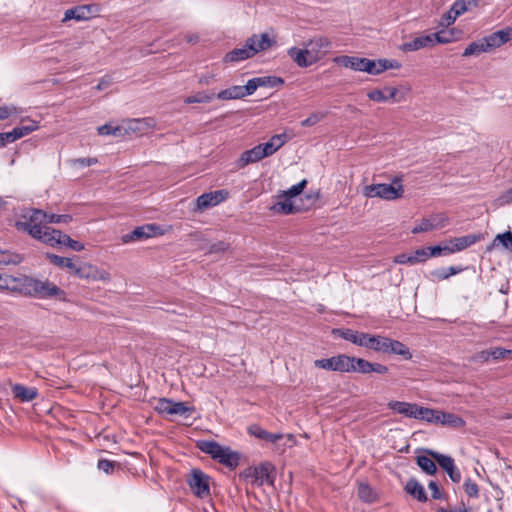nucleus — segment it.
<instances>
[{
  "mask_svg": "<svg viewBox=\"0 0 512 512\" xmlns=\"http://www.w3.org/2000/svg\"><path fill=\"white\" fill-rule=\"evenodd\" d=\"M435 220L436 219L428 218L422 219L421 222L412 229V233L418 234L422 232H428L437 229L438 227L444 226L443 224L436 223Z\"/></svg>",
  "mask_w": 512,
  "mask_h": 512,
  "instance_id": "42",
  "label": "nucleus"
},
{
  "mask_svg": "<svg viewBox=\"0 0 512 512\" xmlns=\"http://www.w3.org/2000/svg\"><path fill=\"white\" fill-rule=\"evenodd\" d=\"M333 62L354 71L365 72L366 69V58L343 55L335 57Z\"/></svg>",
  "mask_w": 512,
  "mask_h": 512,
  "instance_id": "21",
  "label": "nucleus"
},
{
  "mask_svg": "<svg viewBox=\"0 0 512 512\" xmlns=\"http://www.w3.org/2000/svg\"><path fill=\"white\" fill-rule=\"evenodd\" d=\"M268 157L265 151L262 150V145L258 144L253 148L244 151L238 159V167L244 168L245 166L258 162L263 158Z\"/></svg>",
  "mask_w": 512,
  "mask_h": 512,
  "instance_id": "19",
  "label": "nucleus"
},
{
  "mask_svg": "<svg viewBox=\"0 0 512 512\" xmlns=\"http://www.w3.org/2000/svg\"><path fill=\"white\" fill-rule=\"evenodd\" d=\"M428 488L431 490V497L432 499H435V500H443V499H446V495L444 493H442L438 487V484L431 480L429 483H428Z\"/></svg>",
  "mask_w": 512,
  "mask_h": 512,
  "instance_id": "62",
  "label": "nucleus"
},
{
  "mask_svg": "<svg viewBox=\"0 0 512 512\" xmlns=\"http://www.w3.org/2000/svg\"><path fill=\"white\" fill-rule=\"evenodd\" d=\"M352 365L354 369L351 370V372H357L361 374L371 373L372 362H369L366 359L353 356Z\"/></svg>",
  "mask_w": 512,
  "mask_h": 512,
  "instance_id": "43",
  "label": "nucleus"
},
{
  "mask_svg": "<svg viewBox=\"0 0 512 512\" xmlns=\"http://www.w3.org/2000/svg\"><path fill=\"white\" fill-rule=\"evenodd\" d=\"M435 44L433 35H422L416 37L412 41L405 42L400 46V49L404 52L417 51L425 47H431Z\"/></svg>",
  "mask_w": 512,
  "mask_h": 512,
  "instance_id": "24",
  "label": "nucleus"
},
{
  "mask_svg": "<svg viewBox=\"0 0 512 512\" xmlns=\"http://www.w3.org/2000/svg\"><path fill=\"white\" fill-rule=\"evenodd\" d=\"M45 217V211L28 208L24 210L19 220L15 222V227L17 230L27 232L32 238L46 244V242L51 241V231H54L55 228L45 226Z\"/></svg>",
  "mask_w": 512,
  "mask_h": 512,
  "instance_id": "1",
  "label": "nucleus"
},
{
  "mask_svg": "<svg viewBox=\"0 0 512 512\" xmlns=\"http://www.w3.org/2000/svg\"><path fill=\"white\" fill-rule=\"evenodd\" d=\"M464 491L470 498H478L479 497V487L476 482L471 480L470 478L466 479L464 484Z\"/></svg>",
  "mask_w": 512,
  "mask_h": 512,
  "instance_id": "54",
  "label": "nucleus"
},
{
  "mask_svg": "<svg viewBox=\"0 0 512 512\" xmlns=\"http://www.w3.org/2000/svg\"><path fill=\"white\" fill-rule=\"evenodd\" d=\"M250 47H252L253 54H257L262 51H266L276 44V40L269 37L267 33L260 35L253 34L248 39Z\"/></svg>",
  "mask_w": 512,
  "mask_h": 512,
  "instance_id": "18",
  "label": "nucleus"
},
{
  "mask_svg": "<svg viewBox=\"0 0 512 512\" xmlns=\"http://www.w3.org/2000/svg\"><path fill=\"white\" fill-rule=\"evenodd\" d=\"M458 16H460V14L454 10V5L452 4L450 9L441 17L439 24L441 26H449L455 22Z\"/></svg>",
  "mask_w": 512,
  "mask_h": 512,
  "instance_id": "53",
  "label": "nucleus"
},
{
  "mask_svg": "<svg viewBox=\"0 0 512 512\" xmlns=\"http://www.w3.org/2000/svg\"><path fill=\"white\" fill-rule=\"evenodd\" d=\"M260 87H280L284 84V79L278 76L257 77Z\"/></svg>",
  "mask_w": 512,
  "mask_h": 512,
  "instance_id": "46",
  "label": "nucleus"
},
{
  "mask_svg": "<svg viewBox=\"0 0 512 512\" xmlns=\"http://www.w3.org/2000/svg\"><path fill=\"white\" fill-rule=\"evenodd\" d=\"M46 224H68L72 221V216L69 214H54L46 212Z\"/></svg>",
  "mask_w": 512,
  "mask_h": 512,
  "instance_id": "48",
  "label": "nucleus"
},
{
  "mask_svg": "<svg viewBox=\"0 0 512 512\" xmlns=\"http://www.w3.org/2000/svg\"><path fill=\"white\" fill-rule=\"evenodd\" d=\"M471 360L475 363H486V362H489L491 359H490V352H489V349L487 350H482V351H479L477 353H475L472 357H471Z\"/></svg>",
  "mask_w": 512,
  "mask_h": 512,
  "instance_id": "64",
  "label": "nucleus"
},
{
  "mask_svg": "<svg viewBox=\"0 0 512 512\" xmlns=\"http://www.w3.org/2000/svg\"><path fill=\"white\" fill-rule=\"evenodd\" d=\"M416 463L428 475H434L437 472L435 460L431 456L419 455L416 457Z\"/></svg>",
  "mask_w": 512,
  "mask_h": 512,
  "instance_id": "36",
  "label": "nucleus"
},
{
  "mask_svg": "<svg viewBox=\"0 0 512 512\" xmlns=\"http://www.w3.org/2000/svg\"><path fill=\"white\" fill-rule=\"evenodd\" d=\"M388 337L381 335H372L368 339L367 349H371L375 352L386 353L387 352Z\"/></svg>",
  "mask_w": 512,
  "mask_h": 512,
  "instance_id": "34",
  "label": "nucleus"
},
{
  "mask_svg": "<svg viewBox=\"0 0 512 512\" xmlns=\"http://www.w3.org/2000/svg\"><path fill=\"white\" fill-rule=\"evenodd\" d=\"M46 258L50 261V263L54 264L57 267L67 268L70 271H73V269L75 268V263L71 258L58 256L53 253H47Z\"/></svg>",
  "mask_w": 512,
  "mask_h": 512,
  "instance_id": "38",
  "label": "nucleus"
},
{
  "mask_svg": "<svg viewBox=\"0 0 512 512\" xmlns=\"http://www.w3.org/2000/svg\"><path fill=\"white\" fill-rule=\"evenodd\" d=\"M385 354H392L401 356L405 360L412 358L410 349L402 342L388 337L387 352Z\"/></svg>",
  "mask_w": 512,
  "mask_h": 512,
  "instance_id": "29",
  "label": "nucleus"
},
{
  "mask_svg": "<svg viewBox=\"0 0 512 512\" xmlns=\"http://www.w3.org/2000/svg\"><path fill=\"white\" fill-rule=\"evenodd\" d=\"M23 260L22 256L16 253L0 252V265H17Z\"/></svg>",
  "mask_w": 512,
  "mask_h": 512,
  "instance_id": "50",
  "label": "nucleus"
},
{
  "mask_svg": "<svg viewBox=\"0 0 512 512\" xmlns=\"http://www.w3.org/2000/svg\"><path fill=\"white\" fill-rule=\"evenodd\" d=\"M32 294V297L40 299L58 297L60 300H65L66 298V292L48 280L41 281L35 279Z\"/></svg>",
  "mask_w": 512,
  "mask_h": 512,
  "instance_id": "8",
  "label": "nucleus"
},
{
  "mask_svg": "<svg viewBox=\"0 0 512 512\" xmlns=\"http://www.w3.org/2000/svg\"><path fill=\"white\" fill-rule=\"evenodd\" d=\"M483 52H489V51L487 50V47H485V43H484L483 38H482V39H480L478 41L471 42L465 48L462 56L463 57L478 56V55H480Z\"/></svg>",
  "mask_w": 512,
  "mask_h": 512,
  "instance_id": "39",
  "label": "nucleus"
},
{
  "mask_svg": "<svg viewBox=\"0 0 512 512\" xmlns=\"http://www.w3.org/2000/svg\"><path fill=\"white\" fill-rule=\"evenodd\" d=\"M400 177H395L390 184H372L364 188V194L370 198L396 200L403 196L404 188Z\"/></svg>",
  "mask_w": 512,
  "mask_h": 512,
  "instance_id": "3",
  "label": "nucleus"
},
{
  "mask_svg": "<svg viewBox=\"0 0 512 512\" xmlns=\"http://www.w3.org/2000/svg\"><path fill=\"white\" fill-rule=\"evenodd\" d=\"M499 242L503 245V247L512 252V233L510 231H506L502 234H498L491 246L487 248L488 251L492 250V248Z\"/></svg>",
  "mask_w": 512,
  "mask_h": 512,
  "instance_id": "44",
  "label": "nucleus"
},
{
  "mask_svg": "<svg viewBox=\"0 0 512 512\" xmlns=\"http://www.w3.org/2000/svg\"><path fill=\"white\" fill-rule=\"evenodd\" d=\"M367 97L374 102L384 103L388 101V97L386 95V91L381 89H373L367 93Z\"/></svg>",
  "mask_w": 512,
  "mask_h": 512,
  "instance_id": "56",
  "label": "nucleus"
},
{
  "mask_svg": "<svg viewBox=\"0 0 512 512\" xmlns=\"http://www.w3.org/2000/svg\"><path fill=\"white\" fill-rule=\"evenodd\" d=\"M463 271L461 266H450L437 268L430 272L431 279L433 281H442L449 279L451 276L459 274Z\"/></svg>",
  "mask_w": 512,
  "mask_h": 512,
  "instance_id": "31",
  "label": "nucleus"
},
{
  "mask_svg": "<svg viewBox=\"0 0 512 512\" xmlns=\"http://www.w3.org/2000/svg\"><path fill=\"white\" fill-rule=\"evenodd\" d=\"M387 407L398 414L404 415L405 417L418 419L422 406H419L416 403L393 400L388 402Z\"/></svg>",
  "mask_w": 512,
  "mask_h": 512,
  "instance_id": "16",
  "label": "nucleus"
},
{
  "mask_svg": "<svg viewBox=\"0 0 512 512\" xmlns=\"http://www.w3.org/2000/svg\"><path fill=\"white\" fill-rule=\"evenodd\" d=\"M306 185H307V180L303 179L302 181L293 185L288 190L283 191L282 193H284V196H288L292 200H295L294 198L302 193V191L304 190Z\"/></svg>",
  "mask_w": 512,
  "mask_h": 512,
  "instance_id": "52",
  "label": "nucleus"
},
{
  "mask_svg": "<svg viewBox=\"0 0 512 512\" xmlns=\"http://www.w3.org/2000/svg\"><path fill=\"white\" fill-rule=\"evenodd\" d=\"M287 54L301 68H307L315 64L312 58H310L309 50L306 47L304 49L291 47L287 50Z\"/></svg>",
  "mask_w": 512,
  "mask_h": 512,
  "instance_id": "20",
  "label": "nucleus"
},
{
  "mask_svg": "<svg viewBox=\"0 0 512 512\" xmlns=\"http://www.w3.org/2000/svg\"><path fill=\"white\" fill-rule=\"evenodd\" d=\"M331 46V41L323 36L310 39L304 43V47L309 50L310 58L315 63L331 49Z\"/></svg>",
  "mask_w": 512,
  "mask_h": 512,
  "instance_id": "11",
  "label": "nucleus"
},
{
  "mask_svg": "<svg viewBox=\"0 0 512 512\" xmlns=\"http://www.w3.org/2000/svg\"><path fill=\"white\" fill-rule=\"evenodd\" d=\"M154 410L165 418L180 416L188 418L195 411L193 406H188L185 402L174 401L169 398H160L157 400Z\"/></svg>",
  "mask_w": 512,
  "mask_h": 512,
  "instance_id": "4",
  "label": "nucleus"
},
{
  "mask_svg": "<svg viewBox=\"0 0 512 512\" xmlns=\"http://www.w3.org/2000/svg\"><path fill=\"white\" fill-rule=\"evenodd\" d=\"M252 47H250L248 40H246L245 45L241 48H235L228 52L224 56L225 62H239L246 59H249L254 56L252 52Z\"/></svg>",
  "mask_w": 512,
  "mask_h": 512,
  "instance_id": "28",
  "label": "nucleus"
},
{
  "mask_svg": "<svg viewBox=\"0 0 512 512\" xmlns=\"http://www.w3.org/2000/svg\"><path fill=\"white\" fill-rule=\"evenodd\" d=\"M239 477L258 487L264 484L274 486V482L276 480V468L271 462L265 461L261 462L257 466H250L246 468L239 474Z\"/></svg>",
  "mask_w": 512,
  "mask_h": 512,
  "instance_id": "2",
  "label": "nucleus"
},
{
  "mask_svg": "<svg viewBox=\"0 0 512 512\" xmlns=\"http://www.w3.org/2000/svg\"><path fill=\"white\" fill-rule=\"evenodd\" d=\"M157 234H161L160 226L156 224H146L143 226H138L135 229H133L130 233L123 235L121 240L123 243L143 241Z\"/></svg>",
  "mask_w": 512,
  "mask_h": 512,
  "instance_id": "10",
  "label": "nucleus"
},
{
  "mask_svg": "<svg viewBox=\"0 0 512 512\" xmlns=\"http://www.w3.org/2000/svg\"><path fill=\"white\" fill-rule=\"evenodd\" d=\"M404 491L419 502L424 503L428 500L423 485L416 478H410L407 481Z\"/></svg>",
  "mask_w": 512,
  "mask_h": 512,
  "instance_id": "27",
  "label": "nucleus"
},
{
  "mask_svg": "<svg viewBox=\"0 0 512 512\" xmlns=\"http://www.w3.org/2000/svg\"><path fill=\"white\" fill-rule=\"evenodd\" d=\"M215 97L214 92H197L194 95L188 96L185 98L184 102L186 104H192V103H209L211 102Z\"/></svg>",
  "mask_w": 512,
  "mask_h": 512,
  "instance_id": "41",
  "label": "nucleus"
},
{
  "mask_svg": "<svg viewBox=\"0 0 512 512\" xmlns=\"http://www.w3.org/2000/svg\"><path fill=\"white\" fill-rule=\"evenodd\" d=\"M440 415V410L421 407V412H419L418 420H424L428 423L439 424Z\"/></svg>",
  "mask_w": 512,
  "mask_h": 512,
  "instance_id": "40",
  "label": "nucleus"
},
{
  "mask_svg": "<svg viewBox=\"0 0 512 512\" xmlns=\"http://www.w3.org/2000/svg\"><path fill=\"white\" fill-rule=\"evenodd\" d=\"M482 239L481 234H470L451 240L456 252L464 250Z\"/></svg>",
  "mask_w": 512,
  "mask_h": 512,
  "instance_id": "32",
  "label": "nucleus"
},
{
  "mask_svg": "<svg viewBox=\"0 0 512 512\" xmlns=\"http://www.w3.org/2000/svg\"><path fill=\"white\" fill-rule=\"evenodd\" d=\"M412 257V265H415L417 263L425 262L427 259H429L428 251L426 250V247L417 249L413 252H411Z\"/></svg>",
  "mask_w": 512,
  "mask_h": 512,
  "instance_id": "58",
  "label": "nucleus"
},
{
  "mask_svg": "<svg viewBox=\"0 0 512 512\" xmlns=\"http://www.w3.org/2000/svg\"><path fill=\"white\" fill-rule=\"evenodd\" d=\"M52 235H50L51 241L46 242V245L49 246H56V245H64L69 247L70 249L74 251H82L84 249V244L73 240L69 235L63 233L62 231L55 229L54 231H51Z\"/></svg>",
  "mask_w": 512,
  "mask_h": 512,
  "instance_id": "15",
  "label": "nucleus"
},
{
  "mask_svg": "<svg viewBox=\"0 0 512 512\" xmlns=\"http://www.w3.org/2000/svg\"><path fill=\"white\" fill-rule=\"evenodd\" d=\"M216 96L220 100L242 99L246 97L242 86L239 85L231 86L227 89L221 90Z\"/></svg>",
  "mask_w": 512,
  "mask_h": 512,
  "instance_id": "35",
  "label": "nucleus"
},
{
  "mask_svg": "<svg viewBox=\"0 0 512 512\" xmlns=\"http://www.w3.org/2000/svg\"><path fill=\"white\" fill-rule=\"evenodd\" d=\"M259 87L260 85L257 77L249 79L246 85L242 86L245 96L252 95Z\"/></svg>",
  "mask_w": 512,
  "mask_h": 512,
  "instance_id": "60",
  "label": "nucleus"
},
{
  "mask_svg": "<svg viewBox=\"0 0 512 512\" xmlns=\"http://www.w3.org/2000/svg\"><path fill=\"white\" fill-rule=\"evenodd\" d=\"M240 459L241 454L239 452L233 451L229 446H226L218 462L229 469L234 470L239 465Z\"/></svg>",
  "mask_w": 512,
  "mask_h": 512,
  "instance_id": "30",
  "label": "nucleus"
},
{
  "mask_svg": "<svg viewBox=\"0 0 512 512\" xmlns=\"http://www.w3.org/2000/svg\"><path fill=\"white\" fill-rule=\"evenodd\" d=\"M384 91H386L388 100H393L394 102H401L404 99V96L399 95L398 89L395 87L386 86L384 87Z\"/></svg>",
  "mask_w": 512,
  "mask_h": 512,
  "instance_id": "63",
  "label": "nucleus"
},
{
  "mask_svg": "<svg viewBox=\"0 0 512 512\" xmlns=\"http://www.w3.org/2000/svg\"><path fill=\"white\" fill-rule=\"evenodd\" d=\"M270 210L275 214L291 215L300 212L302 208L296 204V200L281 193L276 196V202L270 207Z\"/></svg>",
  "mask_w": 512,
  "mask_h": 512,
  "instance_id": "13",
  "label": "nucleus"
},
{
  "mask_svg": "<svg viewBox=\"0 0 512 512\" xmlns=\"http://www.w3.org/2000/svg\"><path fill=\"white\" fill-rule=\"evenodd\" d=\"M332 334L334 336H338L346 341H349L355 345L360 347L367 348L368 339L370 337L369 333L359 332L356 330L348 329V328H336L332 330Z\"/></svg>",
  "mask_w": 512,
  "mask_h": 512,
  "instance_id": "14",
  "label": "nucleus"
},
{
  "mask_svg": "<svg viewBox=\"0 0 512 512\" xmlns=\"http://www.w3.org/2000/svg\"><path fill=\"white\" fill-rule=\"evenodd\" d=\"M481 0H456L454 5V10L458 12L460 15L465 12L471 10L473 7H477Z\"/></svg>",
  "mask_w": 512,
  "mask_h": 512,
  "instance_id": "45",
  "label": "nucleus"
},
{
  "mask_svg": "<svg viewBox=\"0 0 512 512\" xmlns=\"http://www.w3.org/2000/svg\"><path fill=\"white\" fill-rule=\"evenodd\" d=\"M11 391L14 398L18 399L20 402H30L38 396L37 388L27 387L19 383L13 384Z\"/></svg>",
  "mask_w": 512,
  "mask_h": 512,
  "instance_id": "22",
  "label": "nucleus"
},
{
  "mask_svg": "<svg viewBox=\"0 0 512 512\" xmlns=\"http://www.w3.org/2000/svg\"><path fill=\"white\" fill-rule=\"evenodd\" d=\"M483 41L488 51H491L492 49L501 47L503 45L501 38L499 37L498 31H495L483 37Z\"/></svg>",
  "mask_w": 512,
  "mask_h": 512,
  "instance_id": "49",
  "label": "nucleus"
},
{
  "mask_svg": "<svg viewBox=\"0 0 512 512\" xmlns=\"http://www.w3.org/2000/svg\"><path fill=\"white\" fill-rule=\"evenodd\" d=\"M196 446L201 452L210 455L212 459L217 461L226 447L214 440H199L197 441Z\"/></svg>",
  "mask_w": 512,
  "mask_h": 512,
  "instance_id": "23",
  "label": "nucleus"
},
{
  "mask_svg": "<svg viewBox=\"0 0 512 512\" xmlns=\"http://www.w3.org/2000/svg\"><path fill=\"white\" fill-rule=\"evenodd\" d=\"M77 277L86 280H105L107 273H103L97 269L96 266L91 264L83 263L80 266H76L72 271Z\"/></svg>",
  "mask_w": 512,
  "mask_h": 512,
  "instance_id": "17",
  "label": "nucleus"
},
{
  "mask_svg": "<svg viewBox=\"0 0 512 512\" xmlns=\"http://www.w3.org/2000/svg\"><path fill=\"white\" fill-rule=\"evenodd\" d=\"M381 59L371 60L366 58V69L365 72L371 75H378L381 73L380 71Z\"/></svg>",
  "mask_w": 512,
  "mask_h": 512,
  "instance_id": "59",
  "label": "nucleus"
},
{
  "mask_svg": "<svg viewBox=\"0 0 512 512\" xmlns=\"http://www.w3.org/2000/svg\"><path fill=\"white\" fill-rule=\"evenodd\" d=\"M357 494L358 497L366 503H373L377 500L376 492L367 483H360L358 485Z\"/></svg>",
  "mask_w": 512,
  "mask_h": 512,
  "instance_id": "37",
  "label": "nucleus"
},
{
  "mask_svg": "<svg viewBox=\"0 0 512 512\" xmlns=\"http://www.w3.org/2000/svg\"><path fill=\"white\" fill-rule=\"evenodd\" d=\"M98 12V6L94 4L89 5H78L67 9L64 13L63 22H67L69 20H77L83 21L88 20L91 17L95 16Z\"/></svg>",
  "mask_w": 512,
  "mask_h": 512,
  "instance_id": "12",
  "label": "nucleus"
},
{
  "mask_svg": "<svg viewBox=\"0 0 512 512\" xmlns=\"http://www.w3.org/2000/svg\"><path fill=\"white\" fill-rule=\"evenodd\" d=\"M186 482L196 497L203 499L210 496V477L201 469H192L187 475Z\"/></svg>",
  "mask_w": 512,
  "mask_h": 512,
  "instance_id": "5",
  "label": "nucleus"
},
{
  "mask_svg": "<svg viewBox=\"0 0 512 512\" xmlns=\"http://www.w3.org/2000/svg\"><path fill=\"white\" fill-rule=\"evenodd\" d=\"M490 359L494 361L503 360L512 355V350L502 348V347H494L489 349Z\"/></svg>",
  "mask_w": 512,
  "mask_h": 512,
  "instance_id": "51",
  "label": "nucleus"
},
{
  "mask_svg": "<svg viewBox=\"0 0 512 512\" xmlns=\"http://www.w3.org/2000/svg\"><path fill=\"white\" fill-rule=\"evenodd\" d=\"M435 40V43L439 44H447L453 41V33L452 31H444L441 30L437 33L432 34Z\"/></svg>",
  "mask_w": 512,
  "mask_h": 512,
  "instance_id": "57",
  "label": "nucleus"
},
{
  "mask_svg": "<svg viewBox=\"0 0 512 512\" xmlns=\"http://www.w3.org/2000/svg\"><path fill=\"white\" fill-rule=\"evenodd\" d=\"M228 195V191L224 189L203 193L196 198L193 211L202 212L208 208L214 207L226 200Z\"/></svg>",
  "mask_w": 512,
  "mask_h": 512,
  "instance_id": "7",
  "label": "nucleus"
},
{
  "mask_svg": "<svg viewBox=\"0 0 512 512\" xmlns=\"http://www.w3.org/2000/svg\"><path fill=\"white\" fill-rule=\"evenodd\" d=\"M426 452L448 474L449 478L454 483H459L461 481V472L455 465L454 459L451 456L444 455L433 450H426Z\"/></svg>",
  "mask_w": 512,
  "mask_h": 512,
  "instance_id": "9",
  "label": "nucleus"
},
{
  "mask_svg": "<svg viewBox=\"0 0 512 512\" xmlns=\"http://www.w3.org/2000/svg\"><path fill=\"white\" fill-rule=\"evenodd\" d=\"M148 119H132L126 124L125 132L142 133L148 125Z\"/></svg>",
  "mask_w": 512,
  "mask_h": 512,
  "instance_id": "47",
  "label": "nucleus"
},
{
  "mask_svg": "<svg viewBox=\"0 0 512 512\" xmlns=\"http://www.w3.org/2000/svg\"><path fill=\"white\" fill-rule=\"evenodd\" d=\"M15 283L10 287L11 292H19L23 295L32 297V290L35 278L30 276L14 277Z\"/></svg>",
  "mask_w": 512,
  "mask_h": 512,
  "instance_id": "25",
  "label": "nucleus"
},
{
  "mask_svg": "<svg viewBox=\"0 0 512 512\" xmlns=\"http://www.w3.org/2000/svg\"><path fill=\"white\" fill-rule=\"evenodd\" d=\"M247 431L251 436L270 443H276L283 438L282 433H270L258 424L250 425Z\"/></svg>",
  "mask_w": 512,
  "mask_h": 512,
  "instance_id": "26",
  "label": "nucleus"
},
{
  "mask_svg": "<svg viewBox=\"0 0 512 512\" xmlns=\"http://www.w3.org/2000/svg\"><path fill=\"white\" fill-rule=\"evenodd\" d=\"M353 356L339 354L331 358L316 359L314 366L327 371H336L340 373H351L353 370Z\"/></svg>",
  "mask_w": 512,
  "mask_h": 512,
  "instance_id": "6",
  "label": "nucleus"
},
{
  "mask_svg": "<svg viewBox=\"0 0 512 512\" xmlns=\"http://www.w3.org/2000/svg\"><path fill=\"white\" fill-rule=\"evenodd\" d=\"M262 150L265 151L267 156L273 155L276 151H278L279 145L277 144L276 140H273V136L270 138V140L266 143H262Z\"/></svg>",
  "mask_w": 512,
  "mask_h": 512,
  "instance_id": "61",
  "label": "nucleus"
},
{
  "mask_svg": "<svg viewBox=\"0 0 512 512\" xmlns=\"http://www.w3.org/2000/svg\"><path fill=\"white\" fill-rule=\"evenodd\" d=\"M97 467L104 473L111 474L113 473L115 467H119V463L108 459H99Z\"/></svg>",
  "mask_w": 512,
  "mask_h": 512,
  "instance_id": "55",
  "label": "nucleus"
},
{
  "mask_svg": "<svg viewBox=\"0 0 512 512\" xmlns=\"http://www.w3.org/2000/svg\"><path fill=\"white\" fill-rule=\"evenodd\" d=\"M439 424L452 428H462L465 426V421L454 413L441 411Z\"/></svg>",
  "mask_w": 512,
  "mask_h": 512,
  "instance_id": "33",
  "label": "nucleus"
}]
</instances>
